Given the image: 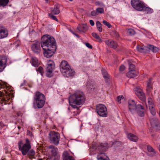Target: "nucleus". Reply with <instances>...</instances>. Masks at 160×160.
<instances>
[{
  "label": "nucleus",
  "mask_w": 160,
  "mask_h": 160,
  "mask_svg": "<svg viewBox=\"0 0 160 160\" xmlns=\"http://www.w3.org/2000/svg\"><path fill=\"white\" fill-rule=\"evenodd\" d=\"M41 46L44 50V56L47 58L52 56L57 49L55 39L48 35L42 36L41 43L39 41L34 42L31 45L32 50L35 53L39 54L41 51Z\"/></svg>",
  "instance_id": "nucleus-1"
},
{
  "label": "nucleus",
  "mask_w": 160,
  "mask_h": 160,
  "mask_svg": "<svg viewBox=\"0 0 160 160\" xmlns=\"http://www.w3.org/2000/svg\"><path fill=\"white\" fill-rule=\"evenodd\" d=\"M86 98L84 94L81 91H77L71 95L69 98L70 105L74 108H78L77 105H82L85 102Z\"/></svg>",
  "instance_id": "nucleus-2"
},
{
  "label": "nucleus",
  "mask_w": 160,
  "mask_h": 160,
  "mask_svg": "<svg viewBox=\"0 0 160 160\" xmlns=\"http://www.w3.org/2000/svg\"><path fill=\"white\" fill-rule=\"evenodd\" d=\"M128 108L131 113L134 114L136 111L138 115L141 117L144 116V108L143 106L138 104L137 106L134 101L129 100L128 101Z\"/></svg>",
  "instance_id": "nucleus-3"
},
{
  "label": "nucleus",
  "mask_w": 160,
  "mask_h": 160,
  "mask_svg": "<svg viewBox=\"0 0 160 160\" xmlns=\"http://www.w3.org/2000/svg\"><path fill=\"white\" fill-rule=\"evenodd\" d=\"M44 95L39 92H36L33 97V107L35 108H42L45 102Z\"/></svg>",
  "instance_id": "nucleus-4"
},
{
  "label": "nucleus",
  "mask_w": 160,
  "mask_h": 160,
  "mask_svg": "<svg viewBox=\"0 0 160 160\" xmlns=\"http://www.w3.org/2000/svg\"><path fill=\"white\" fill-rule=\"evenodd\" d=\"M108 144L107 143H102L97 146L93 145L92 148L93 149L98 150L100 152L105 151L108 148ZM98 160H109V158L104 153H99L97 156Z\"/></svg>",
  "instance_id": "nucleus-5"
},
{
  "label": "nucleus",
  "mask_w": 160,
  "mask_h": 160,
  "mask_svg": "<svg viewBox=\"0 0 160 160\" xmlns=\"http://www.w3.org/2000/svg\"><path fill=\"white\" fill-rule=\"evenodd\" d=\"M60 67L61 72L66 77L72 76L75 74L74 71L71 69L66 61H62L60 63Z\"/></svg>",
  "instance_id": "nucleus-6"
},
{
  "label": "nucleus",
  "mask_w": 160,
  "mask_h": 160,
  "mask_svg": "<svg viewBox=\"0 0 160 160\" xmlns=\"http://www.w3.org/2000/svg\"><path fill=\"white\" fill-rule=\"evenodd\" d=\"M4 89V92H0V96L1 97L0 103L2 105L7 104L10 97L9 92L8 91V87L6 85L5 83L0 82V90L1 89Z\"/></svg>",
  "instance_id": "nucleus-7"
},
{
  "label": "nucleus",
  "mask_w": 160,
  "mask_h": 160,
  "mask_svg": "<svg viewBox=\"0 0 160 160\" xmlns=\"http://www.w3.org/2000/svg\"><path fill=\"white\" fill-rule=\"evenodd\" d=\"M19 150L21 152L23 156L26 155L31 148V145L29 140L28 138L26 139L25 143L23 144L22 140H20L18 143Z\"/></svg>",
  "instance_id": "nucleus-8"
},
{
  "label": "nucleus",
  "mask_w": 160,
  "mask_h": 160,
  "mask_svg": "<svg viewBox=\"0 0 160 160\" xmlns=\"http://www.w3.org/2000/svg\"><path fill=\"white\" fill-rule=\"evenodd\" d=\"M48 138L52 143L57 145L59 143L60 136L58 132L52 131L49 134Z\"/></svg>",
  "instance_id": "nucleus-9"
},
{
  "label": "nucleus",
  "mask_w": 160,
  "mask_h": 160,
  "mask_svg": "<svg viewBox=\"0 0 160 160\" xmlns=\"http://www.w3.org/2000/svg\"><path fill=\"white\" fill-rule=\"evenodd\" d=\"M96 110L98 114L100 116L103 117L107 116L108 114L107 109L104 105L102 104L97 105Z\"/></svg>",
  "instance_id": "nucleus-10"
},
{
  "label": "nucleus",
  "mask_w": 160,
  "mask_h": 160,
  "mask_svg": "<svg viewBox=\"0 0 160 160\" xmlns=\"http://www.w3.org/2000/svg\"><path fill=\"white\" fill-rule=\"evenodd\" d=\"M131 3L132 8L135 10L142 11L144 3L139 0H131Z\"/></svg>",
  "instance_id": "nucleus-11"
},
{
  "label": "nucleus",
  "mask_w": 160,
  "mask_h": 160,
  "mask_svg": "<svg viewBox=\"0 0 160 160\" xmlns=\"http://www.w3.org/2000/svg\"><path fill=\"white\" fill-rule=\"evenodd\" d=\"M59 12V6L58 4H56L54 6L53 8L51 10V13H49V16L52 19L58 20L56 17L52 14H58Z\"/></svg>",
  "instance_id": "nucleus-12"
},
{
  "label": "nucleus",
  "mask_w": 160,
  "mask_h": 160,
  "mask_svg": "<svg viewBox=\"0 0 160 160\" xmlns=\"http://www.w3.org/2000/svg\"><path fill=\"white\" fill-rule=\"evenodd\" d=\"M48 148L50 149L52 155L54 157V160H59L60 158L59 155L58 153V149L54 146L51 145L48 146Z\"/></svg>",
  "instance_id": "nucleus-13"
},
{
  "label": "nucleus",
  "mask_w": 160,
  "mask_h": 160,
  "mask_svg": "<svg viewBox=\"0 0 160 160\" xmlns=\"http://www.w3.org/2000/svg\"><path fill=\"white\" fill-rule=\"evenodd\" d=\"M54 65L53 63H49L46 68V75L47 77L51 78L53 75L52 72L54 69Z\"/></svg>",
  "instance_id": "nucleus-14"
},
{
  "label": "nucleus",
  "mask_w": 160,
  "mask_h": 160,
  "mask_svg": "<svg viewBox=\"0 0 160 160\" xmlns=\"http://www.w3.org/2000/svg\"><path fill=\"white\" fill-rule=\"evenodd\" d=\"M135 93L141 100L144 101L145 100V94L141 89L138 88H136L135 90Z\"/></svg>",
  "instance_id": "nucleus-15"
},
{
  "label": "nucleus",
  "mask_w": 160,
  "mask_h": 160,
  "mask_svg": "<svg viewBox=\"0 0 160 160\" xmlns=\"http://www.w3.org/2000/svg\"><path fill=\"white\" fill-rule=\"evenodd\" d=\"M151 125L157 130L160 129V123L157 118H152L150 120Z\"/></svg>",
  "instance_id": "nucleus-16"
},
{
  "label": "nucleus",
  "mask_w": 160,
  "mask_h": 160,
  "mask_svg": "<svg viewBox=\"0 0 160 160\" xmlns=\"http://www.w3.org/2000/svg\"><path fill=\"white\" fill-rule=\"evenodd\" d=\"M8 31L4 27L0 25V39L3 38L7 37Z\"/></svg>",
  "instance_id": "nucleus-17"
},
{
  "label": "nucleus",
  "mask_w": 160,
  "mask_h": 160,
  "mask_svg": "<svg viewBox=\"0 0 160 160\" xmlns=\"http://www.w3.org/2000/svg\"><path fill=\"white\" fill-rule=\"evenodd\" d=\"M88 29V27L86 24H79L77 29L78 32L80 33H84Z\"/></svg>",
  "instance_id": "nucleus-18"
},
{
  "label": "nucleus",
  "mask_w": 160,
  "mask_h": 160,
  "mask_svg": "<svg viewBox=\"0 0 160 160\" xmlns=\"http://www.w3.org/2000/svg\"><path fill=\"white\" fill-rule=\"evenodd\" d=\"M105 42L106 44L111 48L116 49L118 45L117 43L112 40H106Z\"/></svg>",
  "instance_id": "nucleus-19"
},
{
  "label": "nucleus",
  "mask_w": 160,
  "mask_h": 160,
  "mask_svg": "<svg viewBox=\"0 0 160 160\" xmlns=\"http://www.w3.org/2000/svg\"><path fill=\"white\" fill-rule=\"evenodd\" d=\"M136 48L138 52L141 53H146L149 52V49L148 46L147 47L141 46L140 45H138L137 46Z\"/></svg>",
  "instance_id": "nucleus-20"
},
{
  "label": "nucleus",
  "mask_w": 160,
  "mask_h": 160,
  "mask_svg": "<svg viewBox=\"0 0 160 160\" xmlns=\"http://www.w3.org/2000/svg\"><path fill=\"white\" fill-rule=\"evenodd\" d=\"M138 72L135 69L131 70L127 73L126 76L127 77L131 78H133L137 76Z\"/></svg>",
  "instance_id": "nucleus-21"
},
{
  "label": "nucleus",
  "mask_w": 160,
  "mask_h": 160,
  "mask_svg": "<svg viewBox=\"0 0 160 160\" xmlns=\"http://www.w3.org/2000/svg\"><path fill=\"white\" fill-rule=\"evenodd\" d=\"M127 136L128 139L130 141L136 142L138 140V138L137 136L131 133L127 134Z\"/></svg>",
  "instance_id": "nucleus-22"
},
{
  "label": "nucleus",
  "mask_w": 160,
  "mask_h": 160,
  "mask_svg": "<svg viewBox=\"0 0 160 160\" xmlns=\"http://www.w3.org/2000/svg\"><path fill=\"white\" fill-rule=\"evenodd\" d=\"M62 157L63 160H74V158L72 156L69 155L67 152H63Z\"/></svg>",
  "instance_id": "nucleus-23"
},
{
  "label": "nucleus",
  "mask_w": 160,
  "mask_h": 160,
  "mask_svg": "<svg viewBox=\"0 0 160 160\" xmlns=\"http://www.w3.org/2000/svg\"><path fill=\"white\" fill-rule=\"evenodd\" d=\"M142 11L145 12L148 14H150L153 12V10L152 8L147 6L146 4L144 3L142 8Z\"/></svg>",
  "instance_id": "nucleus-24"
},
{
  "label": "nucleus",
  "mask_w": 160,
  "mask_h": 160,
  "mask_svg": "<svg viewBox=\"0 0 160 160\" xmlns=\"http://www.w3.org/2000/svg\"><path fill=\"white\" fill-rule=\"evenodd\" d=\"M7 62V58L6 56H0V64L3 65L5 67L6 66V63Z\"/></svg>",
  "instance_id": "nucleus-25"
},
{
  "label": "nucleus",
  "mask_w": 160,
  "mask_h": 160,
  "mask_svg": "<svg viewBox=\"0 0 160 160\" xmlns=\"http://www.w3.org/2000/svg\"><path fill=\"white\" fill-rule=\"evenodd\" d=\"M31 62L32 65L35 67H38L39 65L38 60L36 57H32V58Z\"/></svg>",
  "instance_id": "nucleus-26"
},
{
  "label": "nucleus",
  "mask_w": 160,
  "mask_h": 160,
  "mask_svg": "<svg viewBox=\"0 0 160 160\" xmlns=\"http://www.w3.org/2000/svg\"><path fill=\"white\" fill-rule=\"evenodd\" d=\"M149 49V52L150 50H151L153 52L156 53L159 50L158 48L152 45H148Z\"/></svg>",
  "instance_id": "nucleus-27"
},
{
  "label": "nucleus",
  "mask_w": 160,
  "mask_h": 160,
  "mask_svg": "<svg viewBox=\"0 0 160 160\" xmlns=\"http://www.w3.org/2000/svg\"><path fill=\"white\" fill-rule=\"evenodd\" d=\"M152 79L150 78L147 84V90L148 92H150L152 89Z\"/></svg>",
  "instance_id": "nucleus-28"
},
{
  "label": "nucleus",
  "mask_w": 160,
  "mask_h": 160,
  "mask_svg": "<svg viewBox=\"0 0 160 160\" xmlns=\"http://www.w3.org/2000/svg\"><path fill=\"white\" fill-rule=\"evenodd\" d=\"M9 2V0H0V6L4 7L6 6Z\"/></svg>",
  "instance_id": "nucleus-29"
},
{
  "label": "nucleus",
  "mask_w": 160,
  "mask_h": 160,
  "mask_svg": "<svg viewBox=\"0 0 160 160\" xmlns=\"http://www.w3.org/2000/svg\"><path fill=\"white\" fill-rule=\"evenodd\" d=\"M127 33L128 35L132 36L135 34V32L133 29L129 28L127 30Z\"/></svg>",
  "instance_id": "nucleus-30"
},
{
  "label": "nucleus",
  "mask_w": 160,
  "mask_h": 160,
  "mask_svg": "<svg viewBox=\"0 0 160 160\" xmlns=\"http://www.w3.org/2000/svg\"><path fill=\"white\" fill-rule=\"evenodd\" d=\"M92 35L94 38H95L99 42H102V40L100 38V36L96 33L93 32L92 33Z\"/></svg>",
  "instance_id": "nucleus-31"
},
{
  "label": "nucleus",
  "mask_w": 160,
  "mask_h": 160,
  "mask_svg": "<svg viewBox=\"0 0 160 160\" xmlns=\"http://www.w3.org/2000/svg\"><path fill=\"white\" fill-rule=\"evenodd\" d=\"M35 154V151L32 149L29 150L28 151V152L27 153V154L28 156L30 158H32Z\"/></svg>",
  "instance_id": "nucleus-32"
},
{
  "label": "nucleus",
  "mask_w": 160,
  "mask_h": 160,
  "mask_svg": "<svg viewBox=\"0 0 160 160\" xmlns=\"http://www.w3.org/2000/svg\"><path fill=\"white\" fill-rule=\"evenodd\" d=\"M102 74L103 75V77L105 79H107L109 78V75L107 73V71L105 69H102Z\"/></svg>",
  "instance_id": "nucleus-33"
},
{
  "label": "nucleus",
  "mask_w": 160,
  "mask_h": 160,
  "mask_svg": "<svg viewBox=\"0 0 160 160\" xmlns=\"http://www.w3.org/2000/svg\"><path fill=\"white\" fill-rule=\"evenodd\" d=\"M96 25L98 31L100 32H101L102 30V25L101 24L100 22L98 21H97L96 22Z\"/></svg>",
  "instance_id": "nucleus-34"
},
{
  "label": "nucleus",
  "mask_w": 160,
  "mask_h": 160,
  "mask_svg": "<svg viewBox=\"0 0 160 160\" xmlns=\"http://www.w3.org/2000/svg\"><path fill=\"white\" fill-rule=\"evenodd\" d=\"M148 151L150 152H152L153 153H156L155 150L150 146H148L147 147Z\"/></svg>",
  "instance_id": "nucleus-35"
},
{
  "label": "nucleus",
  "mask_w": 160,
  "mask_h": 160,
  "mask_svg": "<svg viewBox=\"0 0 160 160\" xmlns=\"http://www.w3.org/2000/svg\"><path fill=\"white\" fill-rule=\"evenodd\" d=\"M149 110L151 114L153 115H155L156 114V111L154 108V106L152 107L151 106V107H149Z\"/></svg>",
  "instance_id": "nucleus-36"
},
{
  "label": "nucleus",
  "mask_w": 160,
  "mask_h": 160,
  "mask_svg": "<svg viewBox=\"0 0 160 160\" xmlns=\"http://www.w3.org/2000/svg\"><path fill=\"white\" fill-rule=\"evenodd\" d=\"M36 70L38 72H39L42 75H43L44 71L43 68L42 67H39L38 69H36Z\"/></svg>",
  "instance_id": "nucleus-37"
},
{
  "label": "nucleus",
  "mask_w": 160,
  "mask_h": 160,
  "mask_svg": "<svg viewBox=\"0 0 160 160\" xmlns=\"http://www.w3.org/2000/svg\"><path fill=\"white\" fill-rule=\"evenodd\" d=\"M148 103L149 105V107H151V106H152V107H154V105L153 104L152 99L151 98H148Z\"/></svg>",
  "instance_id": "nucleus-38"
},
{
  "label": "nucleus",
  "mask_w": 160,
  "mask_h": 160,
  "mask_svg": "<svg viewBox=\"0 0 160 160\" xmlns=\"http://www.w3.org/2000/svg\"><path fill=\"white\" fill-rule=\"evenodd\" d=\"M128 63L129 66V70L135 69V66L134 64L131 63V62H130L129 61H128Z\"/></svg>",
  "instance_id": "nucleus-39"
},
{
  "label": "nucleus",
  "mask_w": 160,
  "mask_h": 160,
  "mask_svg": "<svg viewBox=\"0 0 160 160\" xmlns=\"http://www.w3.org/2000/svg\"><path fill=\"white\" fill-rule=\"evenodd\" d=\"M96 10L97 12V14L98 13H102L104 12V10L102 8H97Z\"/></svg>",
  "instance_id": "nucleus-40"
},
{
  "label": "nucleus",
  "mask_w": 160,
  "mask_h": 160,
  "mask_svg": "<svg viewBox=\"0 0 160 160\" xmlns=\"http://www.w3.org/2000/svg\"><path fill=\"white\" fill-rule=\"evenodd\" d=\"M103 23L105 25L107 26L108 28H111V25L108 22H107L106 21H103Z\"/></svg>",
  "instance_id": "nucleus-41"
},
{
  "label": "nucleus",
  "mask_w": 160,
  "mask_h": 160,
  "mask_svg": "<svg viewBox=\"0 0 160 160\" xmlns=\"http://www.w3.org/2000/svg\"><path fill=\"white\" fill-rule=\"evenodd\" d=\"M123 98V96L121 95L118 96L117 97V101L119 103H121V100Z\"/></svg>",
  "instance_id": "nucleus-42"
},
{
  "label": "nucleus",
  "mask_w": 160,
  "mask_h": 160,
  "mask_svg": "<svg viewBox=\"0 0 160 160\" xmlns=\"http://www.w3.org/2000/svg\"><path fill=\"white\" fill-rule=\"evenodd\" d=\"M91 14L92 16H95L98 15L96 10L92 11L91 12Z\"/></svg>",
  "instance_id": "nucleus-43"
},
{
  "label": "nucleus",
  "mask_w": 160,
  "mask_h": 160,
  "mask_svg": "<svg viewBox=\"0 0 160 160\" xmlns=\"http://www.w3.org/2000/svg\"><path fill=\"white\" fill-rule=\"evenodd\" d=\"M125 69V67L123 65H121L119 68V70L121 72L123 71Z\"/></svg>",
  "instance_id": "nucleus-44"
},
{
  "label": "nucleus",
  "mask_w": 160,
  "mask_h": 160,
  "mask_svg": "<svg viewBox=\"0 0 160 160\" xmlns=\"http://www.w3.org/2000/svg\"><path fill=\"white\" fill-rule=\"evenodd\" d=\"M85 44L86 46L88 48L92 49V46L88 43H85Z\"/></svg>",
  "instance_id": "nucleus-45"
},
{
  "label": "nucleus",
  "mask_w": 160,
  "mask_h": 160,
  "mask_svg": "<svg viewBox=\"0 0 160 160\" xmlns=\"http://www.w3.org/2000/svg\"><path fill=\"white\" fill-rule=\"evenodd\" d=\"M87 88L89 89H94L93 86L92 85H89L88 84L87 85Z\"/></svg>",
  "instance_id": "nucleus-46"
},
{
  "label": "nucleus",
  "mask_w": 160,
  "mask_h": 160,
  "mask_svg": "<svg viewBox=\"0 0 160 160\" xmlns=\"http://www.w3.org/2000/svg\"><path fill=\"white\" fill-rule=\"evenodd\" d=\"M5 68V67L0 64V72L2 71Z\"/></svg>",
  "instance_id": "nucleus-47"
},
{
  "label": "nucleus",
  "mask_w": 160,
  "mask_h": 160,
  "mask_svg": "<svg viewBox=\"0 0 160 160\" xmlns=\"http://www.w3.org/2000/svg\"><path fill=\"white\" fill-rule=\"evenodd\" d=\"M96 5H99L101 6H103V3H102L100 2H96Z\"/></svg>",
  "instance_id": "nucleus-48"
},
{
  "label": "nucleus",
  "mask_w": 160,
  "mask_h": 160,
  "mask_svg": "<svg viewBox=\"0 0 160 160\" xmlns=\"http://www.w3.org/2000/svg\"><path fill=\"white\" fill-rule=\"evenodd\" d=\"M27 134L28 135H29L31 137L32 135V132L28 130L27 132Z\"/></svg>",
  "instance_id": "nucleus-49"
},
{
  "label": "nucleus",
  "mask_w": 160,
  "mask_h": 160,
  "mask_svg": "<svg viewBox=\"0 0 160 160\" xmlns=\"http://www.w3.org/2000/svg\"><path fill=\"white\" fill-rule=\"evenodd\" d=\"M90 23L91 26H93L94 25V22L93 21H89Z\"/></svg>",
  "instance_id": "nucleus-50"
},
{
  "label": "nucleus",
  "mask_w": 160,
  "mask_h": 160,
  "mask_svg": "<svg viewBox=\"0 0 160 160\" xmlns=\"http://www.w3.org/2000/svg\"><path fill=\"white\" fill-rule=\"evenodd\" d=\"M74 35H75V36H76L78 38H79V36L78 34H77L76 33H74Z\"/></svg>",
  "instance_id": "nucleus-51"
},
{
  "label": "nucleus",
  "mask_w": 160,
  "mask_h": 160,
  "mask_svg": "<svg viewBox=\"0 0 160 160\" xmlns=\"http://www.w3.org/2000/svg\"><path fill=\"white\" fill-rule=\"evenodd\" d=\"M116 35L117 37H118L119 36V34L117 32L116 33Z\"/></svg>",
  "instance_id": "nucleus-52"
},
{
  "label": "nucleus",
  "mask_w": 160,
  "mask_h": 160,
  "mask_svg": "<svg viewBox=\"0 0 160 160\" xmlns=\"http://www.w3.org/2000/svg\"><path fill=\"white\" fill-rule=\"evenodd\" d=\"M71 32L74 35V33H74L73 31H71Z\"/></svg>",
  "instance_id": "nucleus-53"
},
{
  "label": "nucleus",
  "mask_w": 160,
  "mask_h": 160,
  "mask_svg": "<svg viewBox=\"0 0 160 160\" xmlns=\"http://www.w3.org/2000/svg\"><path fill=\"white\" fill-rule=\"evenodd\" d=\"M71 32L74 35V33H74L73 31H71Z\"/></svg>",
  "instance_id": "nucleus-54"
},
{
  "label": "nucleus",
  "mask_w": 160,
  "mask_h": 160,
  "mask_svg": "<svg viewBox=\"0 0 160 160\" xmlns=\"http://www.w3.org/2000/svg\"><path fill=\"white\" fill-rule=\"evenodd\" d=\"M158 148H159V149L160 151V145H159Z\"/></svg>",
  "instance_id": "nucleus-55"
},
{
  "label": "nucleus",
  "mask_w": 160,
  "mask_h": 160,
  "mask_svg": "<svg viewBox=\"0 0 160 160\" xmlns=\"http://www.w3.org/2000/svg\"><path fill=\"white\" fill-rule=\"evenodd\" d=\"M0 126H2V123L1 122H0Z\"/></svg>",
  "instance_id": "nucleus-56"
},
{
  "label": "nucleus",
  "mask_w": 160,
  "mask_h": 160,
  "mask_svg": "<svg viewBox=\"0 0 160 160\" xmlns=\"http://www.w3.org/2000/svg\"><path fill=\"white\" fill-rule=\"evenodd\" d=\"M70 1H72L73 0H69Z\"/></svg>",
  "instance_id": "nucleus-57"
},
{
  "label": "nucleus",
  "mask_w": 160,
  "mask_h": 160,
  "mask_svg": "<svg viewBox=\"0 0 160 160\" xmlns=\"http://www.w3.org/2000/svg\"><path fill=\"white\" fill-rule=\"evenodd\" d=\"M38 160H42V159H39Z\"/></svg>",
  "instance_id": "nucleus-58"
},
{
  "label": "nucleus",
  "mask_w": 160,
  "mask_h": 160,
  "mask_svg": "<svg viewBox=\"0 0 160 160\" xmlns=\"http://www.w3.org/2000/svg\"><path fill=\"white\" fill-rule=\"evenodd\" d=\"M119 143V142H116V143Z\"/></svg>",
  "instance_id": "nucleus-59"
},
{
  "label": "nucleus",
  "mask_w": 160,
  "mask_h": 160,
  "mask_svg": "<svg viewBox=\"0 0 160 160\" xmlns=\"http://www.w3.org/2000/svg\"><path fill=\"white\" fill-rule=\"evenodd\" d=\"M159 116H160V112H159Z\"/></svg>",
  "instance_id": "nucleus-60"
}]
</instances>
